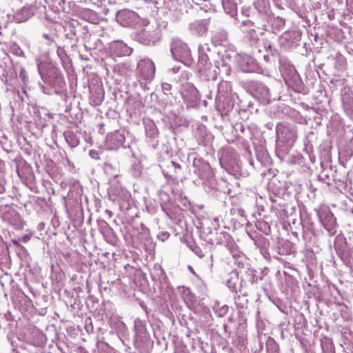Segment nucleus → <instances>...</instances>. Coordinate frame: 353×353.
Masks as SVG:
<instances>
[{"label": "nucleus", "mask_w": 353, "mask_h": 353, "mask_svg": "<svg viewBox=\"0 0 353 353\" xmlns=\"http://www.w3.org/2000/svg\"><path fill=\"white\" fill-rule=\"evenodd\" d=\"M135 336L137 340L141 342L146 341L150 337V334L147 331L145 325L140 319L137 318L134 321Z\"/></svg>", "instance_id": "obj_16"}, {"label": "nucleus", "mask_w": 353, "mask_h": 353, "mask_svg": "<svg viewBox=\"0 0 353 353\" xmlns=\"http://www.w3.org/2000/svg\"><path fill=\"white\" fill-rule=\"evenodd\" d=\"M161 88H162V90L164 93V94L167 95V96H169V95H172V86L171 84L168 83H162L161 84Z\"/></svg>", "instance_id": "obj_34"}, {"label": "nucleus", "mask_w": 353, "mask_h": 353, "mask_svg": "<svg viewBox=\"0 0 353 353\" xmlns=\"http://www.w3.org/2000/svg\"><path fill=\"white\" fill-rule=\"evenodd\" d=\"M12 241L14 244H17V241L16 240H12Z\"/></svg>", "instance_id": "obj_50"}, {"label": "nucleus", "mask_w": 353, "mask_h": 353, "mask_svg": "<svg viewBox=\"0 0 353 353\" xmlns=\"http://www.w3.org/2000/svg\"><path fill=\"white\" fill-rule=\"evenodd\" d=\"M230 239L231 236L229 233L222 232L216 237V243L227 246Z\"/></svg>", "instance_id": "obj_31"}, {"label": "nucleus", "mask_w": 353, "mask_h": 353, "mask_svg": "<svg viewBox=\"0 0 353 353\" xmlns=\"http://www.w3.org/2000/svg\"><path fill=\"white\" fill-rule=\"evenodd\" d=\"M170 50L173 58L183 64L192 66L194 61L191 56V52L188 45L179 39H173Z\"/></svg>", "instance_id": "obj_3"}, {"label": "nucleus", "mask_w": 353, "mask_h": 353, "mask_svg": "<svg viewBox=\"0 0 353 353\" xmlns=\"http://www.w3.org/2000/svg\"><path fill=\"white\" fill-rule=\"evenodd\" d=\"M278 140L288 147H292L297 139V130L295 125L280 123L276 126Z\"/></svg>", "instance_id": "obj_5"}, {"label": "nucleus", "mask_w": 353, "mask_h": 353, "mask_svg": "<svg viewBox=\"0 0 353 353\" xmlns=\"http://www.w3.org/2000/svg\"><path fill=\"white\" fill-rule=\"evenodd\" d=\"M240 28L246 34V37L249 39L251 45L257 43L261 34V31L259 27L254 25V22L250 19L243 21L241 23Z\"/></svg>", "instance_id": "obj_9"}, {"label": "nucleus", "mask_w": 353, "mask_h": 353, "mask_svg": "<svg viewBox=\"0 0 353 353\" xmlns=\"http://www.w3.org/2000/svg\"><path fill=\"white\" fill-rule=\"evenodd\" d=\"M280 70L281 72L289 71L290 73L295 72L294 68L290 63L288 59L285 57H281L279 58Z\"/></svg>", "instance_id": "obj_26"}, {"label": "nucleus", "mask_w": 353, "mask_h": 353, "mask_svg": "<svg viewBox=\"0 0 353 353\" xmlns=\"http://www.w3.org/2000/svg\"><path fill=\"white\" fill-rule=\"evenodd\" d=\"M236 61L244 72H255L258 70V65L256 60L249 55H238Z\"/></svg>", "instance_id": "obj_11"}, {"label": "nucleus", "mask_w": 353, "mask_h": 353, "mask_svg": "<svg viewBox=\"0 0 353 353\" xmlns=\"http://www.w3.org/2000/svg\"><path fill=\"white\" fill-rule=\"evenodd\" d=\"M155 74L154 63L148 59H143L137 63V76L140 87L143 90H148L147 83L151 82Z\"/></svg>", "instance_id": "obj_2"}, {"label": "nucleus", "mask_w": 353, "mask_h": 353, "mask_svg": "<svg viewBox=\"0 0 353 353\" xmlns=\"http://www.w3.org/2000/svg\"><path fill=\"white\" fill-rule=\"evenodd\" d=\"M5 191V188L3 185L0 184V194L3 193Z\"/></svg>", "instance_id": "obj_44"}, {"label": "nucleus", "mask_w": 353, "mask_h": 353, "mask_svg": "<svg viewBox=\"0 0 353 353\" xmlns=\"http://www.w3.org/2000/svg\"><path fill=\"white\" fill-rule=\"evenodd\" d=\"M178 290L188 307L190 310H193L196 304V299L190 288L185 286H179L178 287Z\"/></svg>", "instance_id": "obj_15"}, {"label": "nucleus", "mask_w": 353, "mask_h": 353, "mask_svg": "<svg viewBox=\"0 0 353 353\" xmlns=\"http://www.w3.org/2000/svg\"><path fill=\"white\" fill-rule=\"evenodd\" d=\"M158 196L163 211L167 215H169L171 212V200L170 195L165 190L161 189L158 191Z\"/></svg>", "instance_id": "obj_18"}, {"label": "nucleus", "mask_w": 353, "mask_h": 353, "mask_svg": "<svg viewBox=\"0 0 353 353\" xmlns=\"http://www.w3.org/2000/svg\"><path fill=\"white\" fill-rule=\"evenodd\" d=\"M240 130L242 133H243L245 130V126L242 124L240 125Z\"/></svg>", "instance_id": "obj_43"}, {"label": "nucleus", "mask_w": 353, "mask_h": 353, "mask_svg": "<svg viewBox=\"0 0 353 353\" xmlns=\"http://www.w3.org/2000/svg\"><path fill=\"white\" fill-rule=\"evenodd\" d=\"M125 140L123 132L117 130L108 135L107 145L110 150H117L123 145Z\"/></svg>", "instance_id": "obj_14"}, {"label": "nucleus", "mask_w": 353, "mask_h": 353, "mask_svg": "<svg viewBox=\"0 0 353 353\" xmlns=\"http://www.w3.org/2000/svg\"><path fill=\"white\" fill-rule=\"evenodd\" d=\"M264 45H265V48H268L270 50V52H272V46L271 44H270V43H265Z\"/></svg>", "instance_id": "obj_42"}, {"label": "nucleus", "mask_w": 353, "mask_h": 353, "mask_svg": "<svg viewBox=\"0 0 353 353\" xmlns=\"http://www.w3.org/2000/svg\"><path fill=\"white\" fill-rule=\"evenodd\" d=\"M43 38L46 40L47 45H50L55 42L56 35L52 33H43Z\"/></svg>", "instance_id": "obj_33"}, {"label": "nucleus", "mask_w": 353, "mask_h": 353, "mask_svg": "<svg viewBox=\"0 0 353 353\" xmlns=\"http://www.w3.org/2000/svg\"><path fill=\"white\" fill-rule=\"evenodd\" d=\"M33 12L29 7H23L20 10H17L13 16V19L17 23H22L26 21L32 15Z\"/></svg>", "instance_id": "obj_19"}, {"label": "nucleus", "mask_w": 353, "mask_h": 353, "mask_svg": "<svg viewBox=\"0 0 353 353\" xmlns=\"http://www.w3.org/2000/svg\"><path fill=\"white\" fill-rule=\"evenodd\" d=\"M270 20L272 23V26L275 31L281 30L285 24V19L280 17L272 16L270 17Z\"/></svg>", "instance_id": "obj_27"}, {"label": "nucleus", "mask_w": 353, "mask_h": 353, "mask_svg": "<svg viewBox=\"0 0 353 353\" xmlns=\"http://www.w3.org/2000/svg\"><path fill=\"white\" fill-rule=\"evenodd\" d=\"M240 299H241L240 296L235 297V303L236 304L238 308L242 309L244 307V304L239 302V301H240Z\"/></svg>", "instance_id": "obj_39"}, {"label": "nucleus", "mask_w": 353, "mask_h": 353, "mask_svg": "<svg viewBox=\"0 0 353 353\" xmlns=\"http://www.w3.org/2000/svg\"><path fill=\"white\" fill-rule=\"evenodd\" d=\"M222 6L225 12L234 17L237 14V5L234 0H222Z\"/></svg>", "instance_id": "obj_23"}, {"label": "nucleus", "mask_w": 353, "mask_h": 353, "mask_svg": "<svg viewBox=\"0 0 353 353\" xmlns=\"http://www.w3.org/2000/svg\"><path fill=\"white\" fill-rule=\"evenodd\" d=\"M189 268V270L192 272H194L193 271V268L191 267V266H188Z\"/></svg>", "instance_id": "obj_47"}, {"label": "nucleus", "mask_w": 353, "mask_h": 353, "mask_svg": "<svg viewBox=\"0 0 353 353\" xmlns=\"http://www.w3.org/2000/svg\"><path fill=\"white\" fill-rule=\"evenodd\" d=\"M172 70L174 71V72L176 73L179 71V67H174L172 68Z\"/></svg>", "instance_id": "obj_46"}, {"label": "nucleus", "mask_w": 353, "mask_h": 353, "mask_svg": "<svg viewBox=\"0 0 353 353\" xmlns=\"http://www.w3.org/2000/svg\"><path fill=\"white\" fill-rule=\"evenodd\" d=\"M212 93L210 94V96H209V99H212Z\"/></svg>", "instance_id": "obj_49"}, {"label": "nucleus", "mask_w": 353, "mask_h": 353, "mask_svg": "<svg viewBox=\"0 0 353 353\" xmlns=\"http://www.w3.org/2000/svg\"><path fill=\"white\" fill-rule=\"evenodd\" d=\"M191 94V99H188L186 94H184L183 97L185 100L191 101L192 103H196L199 101V92L196 88L192 86L190 89Z\"/></svg>", "instance_id": "obj_32"}, {"label": "nucleus", "mask_w": 353, "mask_h": 353, "mask_svg": "<svg viewBox=\"0 0 353 353\" xmlns=\"http://www.w3.org/2000/svg\"><path fill=\"white\" fill-rule=\"evenodd\" d=\"M111 53L116 57L129 56L132 52V49L122 41H114L110 46Z\"/></svg>", "instance_id": "obj_12"}, {"label": "nucleus", "mask_w": 353, "mask_h": 353, "mask_svg": "<svg viewBox=\"0 0 353 353\" xmlns=\"http://www.w3.org/2000/svg\"><path fill=\"white\" fill-rule=\"evenodd\" d=\"M181 170V165L174 161H170L168 165V171H163V174L168 183L170 180L174 181L177 179L179 174Z\"/></svg>", "instance_id": "obj_17"}, {"label": "nucleus", "mask_w": 353, "mask_h": 353, "mask_svg": "<svg viewBox=\"0 0 353 353\" xmlns=\"http://www.w3.org/2000/svg\"><path fill=\"white\" fill-rule=\"evenodd\" d=\"M252 95L260 103L268 104L270 102V94L268 88L261 82L252 81L250 85Z\"/></svg>", "instance_id": "obj_8"}, {"label": "nucleus", "mask_w": 353, "mask_h": 353, "mask_svg": "<svg viewBox=\"0 0 353 353\" xmlns=\"http://www.w3.org/2000/svg\"><path fill=\"white\" fill-rule=\"evenodd\" d=\"M185 75L186 76V79H188V74L187 73H185Z\"/></svg>", "instance_id": "obj_52"}, {"label": "nucleus", "mask_w": 353, "mask_h": 353, "mask_svg": "<svg viewBox=\"0 0 353 353\" xmlns=\"http://www.w3.org/2000/svg\"><path fill=\"white\" fill-rule=\"evenodd\" d=\"M239 212L241 215H242V213L243 212V210H239Z\"/></svg>", "instance_id": "obj_48"}, {"label": "nucleus", "mask_w": 353, "mask_h": 353, "mask_svg": "<svg viewBox=\"0 0 353 353\" xmlns=\"http://www.w3.org/2000/svg\"><path fill=\"white\" fill-rule=\"evenodd\" d=\"M334 248H335L336 251L337 252V253H339V254H342L344 251V248H343V245L342 244L340 245L339 243L338 238H336V241L334 243Z\"/></svg>", "instance_id": "obj_36"}, {"label": "nucleus", "mask_w": 353, "mask_h": 353, "mask_svg": "<svg viewBox=\"0 0 353 353\" xmlns=\"http://www.w3.org/2000/svg\"><path fill=\"white\" fill-rule=\"evenodd\" d=\"M13 53L19 57H23L24 52L19 47V46H14L12 48Z\"/></svg>", "instance_id": "obj_37"}, {"label": "nucleus", "mask_w": 353, "mask_h": 353, "mask_svg": "<svg viewBox=\"0 0 353 353\" xmlns=\"http://www.w3.org/2000/svg\"><path fill=\"white\" fill-rule=\"evenodd\" d=\"M214 65L209 62L208 56L201 49L199 50V59L196 63L198 72L205 80H215L216 79V70H213Z\"/></svg>", "instance_id": "obj_6"}, {"label": "nucleus", "mask_w": 353, "mask_h": 353, "mask_svg": "<svg viewBox=\"0 0 353 353\" xmlns=\"http://www.w3.org/2000/svg\"><path fill=\"white\" fill-rule=\"evenodd\" d=\"M137 15L129 10H121L117 12L116 19L123 26H130L135 22Z\"/></svg>", "instance_id": "obj_13"}, {"label": "nucleus", "mask_w": 353, "mask_h": 353, "mask_svg": "<svg viewBox=\"0 0 353 353\" xmlns=\"http://www.w3.org/2000/svg\"><path fill=\"white\" fill-rule=\"evenodd\" d=\"M316 214L319 220L324 228L327 231L330 236H332L336 232L337 224L336 219L326 206H321L316 210Z\"/></svg>", "instance_id": "obj_4"}, {"label": "nucleus", "mask_w": 353, "mask_h": 353, "mask_svg": "<svg viewBox=\"0 0 353 353\" xmlns=\"http://www.w3.org/2000/svg\"><path fill=\"white\" fill-rule=\"evenodd\" d=\"M37 65L41 78L45 83L54 87H62L64 80L59 69L49 63L39 60H37Z\"/></svg>", "instance_id": "obj_1"}, {"label": "nucleus", "mask_w": 353, "mask_h": 353, "mask_svg": "<svg viewBox=\"0 0 353 353\" xmlns=\"http://www.w3.org/2000/svg\"><path fill=\"white\" fill-rule=\"evenodd\" d=\"M57 53L60 60L61 61L63 67L68 68L70 65V59L67 55L65 49L61 47H58Z\"/></svg>", "instance_id": "obj_28"}, {"label": "nucleus", "mask_w": 353, "mask_h": 353, "mask_svg": "<svg viewBox=\"0 0 353 353\" xmlns=\"http://www.w3.org/2000/svg\"><path fill=\"white\" fill-rule=\"evenodd\" d=\"M208 22L205 19L196 21L190 26V29L198 34L203 35L208 30Z\"/></svg>", "instance_id": "obj_22"}, {"label": "nucleus", "mask_w": 353, "mask_h": 353, "mask_svg": "<svg viewBox=\"0 0 353 353\" xmlns=\"http://www.w3.org/2000/svg\"><path fill=\"white\" fill-rule=\"evenodd\" d=\"M256 273V270L250 268H248L245 272V278L248 279L252 284L257 283L262 279V277L257 275Z\"/></svg>", "instance_id": "obj_29"}, {"label": "nucleus", "mask_w": 353, "mask_h": 353, "mask_svg": "<svg viewBox=\"0 0 353 353\" xmlns=\"http://www.w3.org/2000/svg\"><path fill=\"white\" fill-rule=\"evenodd\" d=\"M28 239H29V237H28V236H23V237L21 239V240H22L24 243L27 242V241H28Z\"/></svg>", "instance_id": "obj_45"}, {"label": "nucleus", "mask_w": 353, "mask_h": 353, "mask_svg": "<svg viewBox=\"0 0 353 353\" xmlns=\"http://www.w3.org/2000/svg\"><path fill=\"white\" fill-rule=\"evenodd\" d=\"M290 32H285L284 34H283V35L281 37V39H280L281 45H284L285 41L288 42L289 46H292L293 44L294 41L290 39Z\"/></svg>", "instance_id": "obj_35"}, {"label": "nucleus", "mask_w": 353, "mask_h": 353, "mask_svg": "<svg viewBox=\"0 0 353 353\" xmlns=\"http://www.w3.org/2000/svg\"><path fill=\"white\" fill-rule=\"evenodd\" d=\"M65 139L71 148L77 146L79 143V137L71 130H67L63 134Z\"/></svg>", "instance_id": "obj_24"}, {"label": "nucleus", "mask_w": 353, "mask_h": 353, "mask_svg": "<svg viewBox=\"0 0 353 353\" xmlns=\"http://www.w3.org/2000/svg\"><path fill=\"white\" fill-rule=\"evenodd\" d=\"M159 39L157 30L143 29L136 33L134 39L143 45L154 44Z\"/></svg>", "instance_id": "obj_10"}, {"label": "nucleus", "mask_w": 353, "mask_h": 353, "mask_svg": "<svg viewBox=\"0 0 353 353\" xmlns=\"http://www.w3.org/2000/svg\"><path fill=\"white\" fill-rule=\"evenodd\" d=\"M254 5L259 13L266 17H270L271 10L269 0H256Z\"/></svg>", "instance_id": "obj_21"}, {"label": "nucleus", "mask_w": 353, "mask_h": 353, "mask_svg": "<svg viewBox=\"0 0 353 353\" xmlns=\"http://www.w3.org/2000/svg\"><path fill=\"white\" fill-rule=\"evenodd\" d=\"M229 310V307L227 305H220L219 303H216L213 307V311L214 312L219 316V317H223L225 316Z\"/></svg>", "instance_id": "obj_30"}, {"label": "nucleus", "mask_w": 353, "mask_h": 353, "mask_svg": "<svg viewBox=\"0 0 353 353\" xmlns=\"http://www.w3.org/2000/svg\"><path fill=\"white\" fill-rule=\"evenodd\" d=\"M12 213L14 216V219H15V222L12 223V224L17 225V222L19 221V220H20L19 215L14 211H13Z\"/></svg>", "instance_id": "obj_40"}, {"label": "nucleus", "mask_w": 353, "mask_h": 353, "mask_svg": "<svg viewBox=\"0 0 353 353\" xmlns=\"http://www.w3.org/2000/svg\"><path fill=\"white\" fill-rule=\"evenodd\" d=\"M103 101V98L101 97H97V99L94 101V105H99Z\"/></svg>", "instance_id": "obj_41"}, {"label": "nucleus", "mask_w": 353, "mask_h": 353, "mask_svg": "<svg viewBox=\"0 0 353 353\" xmlns=\"http://www.w3.org/2000/svg\"><path fill=\"white\" fill-rule=\"evenodd\" d=\"M228 32L224 30H219L214 32L212 41L215 46H220L228 39Z\"/></svg>", "instance_id": "obj_25"}, {"label": "nucleus", "mask_w": 353, "mask_h": 353, "mask_svg": "<svg viewBox=\"0 0 353 353\" xmlns=\"http://www.w3.org/2000/svg\"><path fill=\"white\" fill-rule=\"evenodd\" d=\"M213 70H216V76L219 74L223 78L230 75L231 68L223 59H220L214 61Z\"/></svg>", "instance_id": "obj_20"}, {"label": "nucleus", "mask_w": 353, "mask_h": 353, "mask_svg": "<svg viewBox=\"0 0 353 353\" xmlns=\"http://www.w3.org/2000/svg\"><path fill=\"white\" fill-rule=\"evenodd\" d=\"M232 93V84L230 81H222L218 84L217 93L215 97L216 109L224 110L225 105L228 104V98Z\"/></svg>", "instance_id": "obj_7"}, {"label": "nucleus", "mask_w": 353, "mask_h": 353, "mask_svg": "<svg viewBox=\"0 0 353 353\" xmlns=\"http://www.w3.org/2000/svg\"><path fill=\"white\" fill-rule=\"evenodd\" d=\"M214 220V221H216V222L219 221V219L218 218H215Z\"/></svg>", "instance_id": "obj_51"}, {"label": "nucleus", "mask_w": 353, "mask_h": 353, "mask_svg": "<svg viewBox=\"0 0 353 353\" xmlns=\"http://www.w3.org/2000/svg\"><path fill=\"white\" fill-rule=\"evenodd\" d=\"M266 345L268 349L270 347H272V349L276 350V343L272 339H270L269 340H268V341L266 343Z\"/></svg>", "instance_id": "obj_38"}, {"label": "nucleus", "mask_w": 353, "mask_h": 353, "mask_svg": "<svg viewBox=\"0 0 353 353\" xmlns=\"http://www.w3.org/2000/svg\"><path fill=\"white\" fill-rule=\"evenodd\" d=\"M48 52V49H46V50H45V52Z\"/></svg>", "instance_id": "obj_53"}]
</instances>
